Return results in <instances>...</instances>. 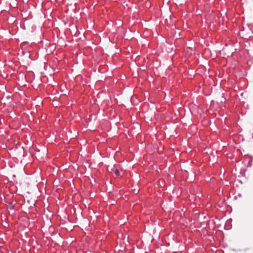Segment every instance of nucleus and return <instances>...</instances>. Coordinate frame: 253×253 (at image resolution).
<instances>
[{
	"label": "nucleus",
	"instance_id": "obj_1",
	"mask_svg": "<svg viewBox=\"0 0 253 253\" xmlns=\"http://www.w3.org/2000/svg\"><path fill=\"white\" fill-rule=\"evenodd\" d=\"M114 173L116 175V176H118L120 175V171L117 169L114 170Z\"/></svg>",
	"mask_w": 253,
	"mask_h": 253
}]
</instances>
